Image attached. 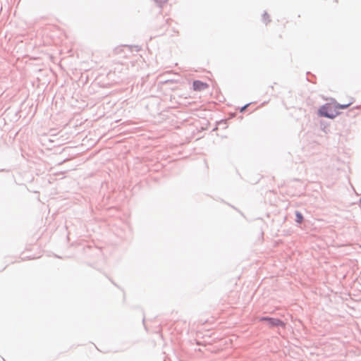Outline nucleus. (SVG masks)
I'll return each mask as SVG.
<instances>
[{
    "instance_id": "20e7f679",
    "label": "nucleus",
    "mask_w": 361,
    "mask_h": 361,
    "mask_svg": "<svg viewBox=\"0 0 361 361\" xmlns=\"http://www.w3.org/2000/svg\"><path fill=\"white\" fill-rule=\"evenodd\" d=\"M295 222L298 224H301L304 221V216L300 211H295Z\"/></svg>"
},
{
    "instance_id": "6e6552de",
    "label": "nucleus",
    "mask_w": 361,
    "mask_h": 361,
    "mask_svg": "<svg viewBox=\"0 0 361 361\" xmlns=\"http://www.w3.org/2000/svg\"><path fill=\"white\" fill-rule=\"evenodd\" d=\"M249 104H247L244 105L243 107H241L240 111V112H244L246 110V109H247V107L248 106Z\"/></svg>"
},
{
    "instance_id": "7ed1b4c3",
    "label": "nucleus",
    "mask_w": 361,
    "mask_h": 361,
    "mask_svg": "<svg viewBox=\"0 0 361 361\" xmlns=\"http://www.w3.org/2000/svg\"><path fill=\"white\" fill-rule=\"evenodd\" d=\"M209 87L208 84L199 80H195L192 82V88L195 91H202Z\"/></svg>"
},
{
    "instance_id": "1a4fd4ad",
    "label": "nucleus",
    "mask_w": 361,
    "mask_h": 361,
    "mask_svg": "<svg viewBox=\"0 0 361 361\" xmlns=\"http://www.w3.org/2000/svg\"><path fill=\"white\" fill-rule=\"evenodd\" d=\"M172 82V80H166V81H165V83H167V82Z\"/></svg>"
},
{
    "instance_id": "f03ea898",
    "label": "nucleus",
    "mask_w": 361,
    "mask_h": 361,
    "mask_svg": "<svg viewBox=\"0 0 361 361\" xmlns=\"http://www.w3.org/2000/svg\"><path fill=\"white\" fill-rule=\"evenodd\" d=\"M262 322H267V324L269 327L273 328L276 326H281L284 328L286 326V324L281 319L278 318H274L270 317H262L259 319Z\"/></svg>"
},
{
    "instance_id": "9d476101",
    "label": "nucleus",
    "mask_w": 361,
    "mask_h": 361,
    "mask_svg": "<svg viewBox=\"0 0 361 361\" xmlns=\"http://www.w3.org/2000/svg\"><path fill=\"white\" fill-rule=\"evenodd\" d=\"M359 202H360V204L361 205V198L360 199Z\"/></svg>"
},
{
    "instance_id": "f257e3e1",
    "label": "nucleus",
    "mask_w": 361,
    "mask_h": 361,
    "mask_svg": "<svg viewBox=\"0 0 361 361\" xmlns=\"http://www.w3.org/2000/svg\"><path fill=\"white\" fill-rule=\"evenodd\" d=\"M340 113L329 104L322 105L318 110V115L321 117L333 119Z\"/></svg>"
},
{
    "instance_id": "39448f33",
    "label": "nucleus",
    "mask_w": 361,
    "mask_h": 361,
    "mask_svg": "<svg viewBox=\"0 0 361 361\" xmlns=\"http://www.w3.org/2000/svg\"><path fill=\"white\" fill-rule=\"evenodd\" d=\"M262 20L266 25L271 21L270 16L267 11H264L262 15Z\"/></svg>"
},
{
    "instance_id": "423d86ee",
    "label": "nucleus",
    "mask_w": 361,
    "mask_h": 361,
    "mask_svg": "<svg viewBox=\"0 0 361 361\" xmlns=\"http://www.w3.org/2000/svg\"><path fill=\"white\" fill-rule=\"evenodd\" d=\"M350 105V103L349 104H337L334 106V109L336 110V109H347L349 106Z\"/></svg>"
},
{
    "instance_id": "0eeeda50",
    "label": "nucleus",
    "mask_w": 361,
    "mask_h": 361,
    "mask_svg": "<svg viewBox=\"0 0 361 361\" xmlns=\"http://www.w3.org/2000/svg\"><path fill=\"white\" fill-rule=\"evenodd\" d=\"M167 1H155V5L157 8H161Z\"/></svg>"
}]
</instances>
